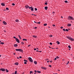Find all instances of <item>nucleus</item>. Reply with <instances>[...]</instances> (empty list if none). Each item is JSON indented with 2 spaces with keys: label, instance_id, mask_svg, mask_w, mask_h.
Instances as JSON below:
<instances>
[{
  "label": "nucleus",
  "instance_id": "3",
  "mask_svg": "<svg viewBox=\"0 0 74 74\" xmlns=\"http://www.w3.org/2000/svg\"><path fill=\"white\" fill-rule=\"evenodd\" d=\"M16 41L18 43H19L20 42H19V40L17 38H16Z\"/></svg>",
  "mask_w": 74,
  "mask_h": 74
},
{
  "label": "nucleus",
  "instance_id": "9",
  "mask_svg": "<svg viewBox=\"0 0 74 74\" xmlns=\"http://www.w3.org/2000/svg\"><path fill=\"white\" fill-rule=\"evenodd\" d=\"M1 5H2V6H5V4L4 3H2Z\"/></svg>",
  "mask_w": 74,
  "mask_h": 74
},
{
  "label": "nucleus",
  "instance_id": "4",
  "mask_svg": "<svg viewBox=\"0 0 74 74\" xmlns=\"http://www.w3.org/2000/svg\"><path fill=\"white\" fill-rule=\"evenodd\" d=\"M1 71H5V69H0Z\"/></svg>",
  "mask_w": 74,
  "mask_h": 74
},
{
  "label": "nucleus",
  "instance_id": "29",
  "mask_svg": "<svg viewBox=\"0 0 74 74\" xmlns=\"http://www.w3.org/2000/svg\"><path fill=\"white\" fill-rule=\"evenodd\" d=\"M6 72H7V73L8 72V71H9L8 70H7V69H6Z\"/></svg>",
  "mask_w": 74,
  "mask_h": 74
},
{
  "label": "nucleus",
  "instance_id": "50",
  "mask_svg": "<svg viewBox=\"0 0 74 74\" xmlns=\"http://www.w3.org/2000/svg\"><path fill=\"white\" fill-rule=\"evenodd\" d=\"M19 58H20V59H21L22 58V57L21 56H19Z\"/></svg>",
  "mask_w": 74,
  "mask_h": 74
},
{
  "label": "nucleus",
  "instance_id": "20",
  "mask_svg": "<svg viewBox=\"0 0 74 74\" xmlns=\"http://www.w3.org/2000/svg\"><path fill=\"white\" fill-rule=\"evenodd\" d=\"M15 21L16 22H19V20L18 19H16V20Z\"/></svg>",
  "mask_w": 74,
  "mask_h": 74
},
{
  "label": "nucleus",
  "instance_id": "55",
  "mask_svg": "<svg viewBox=\"0 0 74 74\" xmlns=\"http://www.w3.org/2000/svg\"><path fill=\"white\" fill-rule=\"evenodd\" d=\"M34 50L35 51H36V48H34Z\"/></svg>",
  "mask_w": 74,
  "mask_h": 74
},
{
  "label": "nucleus",
  "instance_id": "64",
  "mask_svg": "<svg viewBox=\"0 0 74 74\" xmlns=\"http://www.w3.org/2000/svg\"><path fill=\"white\" fill-rule=\"evenodd\" d=\"M61 18H63V16H61Z\"/></svg>",
  "mask_w": 74,
  "mask_h": 74
},
{
  "label": "nucleus",
  "instance_id": "11",
  "mask_svg": "<svg viewBox=\"0 0 74 74\" xmlns=\"http://www.w3.org/2000/svg\"><path fill=\"white\" fill-rule=\"evenodd\" d=\"M14 46L15 47H18V45H17V44H15L14 45Z\"/></svg>",
  "mask_w": 74,
  "mask_h": 74
},
{
  "label": "nucleus",
  "instance_id": "60",
  "mask_svg": "<svg viewBox=\"0 0 74 74\" xmlns=\"http://www.w3.org/2000/svg\"><path fill=\"white\" fill-rule=\"evenodd\" d=\"M49 62H52V61H50Z\"/></svg>",
  "mask_w": 74,
  "mask_h": 74
},
{
  "label": "nucleus",
  "instance_id": "14",
  "mask_svg": "<svg viewBox=\"0 0 74 74\" xmlns=\"http://www.w3.org/2000/svg\"><path fill=\"white\" fill-rule=\"evenodd\" d=\"M34 73V72H32V71H30V74H33V73Z\"/></svg>",
  "mask_w": 74,
  "mask_h": 74
},
{
  "label": "nucleus",
  "instance_id": "7",
  "mask_svg": "<svg viewBox=\"0 0 74 74\" xmlns=\"http://www.w3.org/2000/svg\"><path fill=\"white\" fill-rule=\"evenodd\" d=\"M3 23L4 25H7V23H6L5 21H3Z\"/></svg>",
  "mask_w": 74,
  "mask_h": 74
},
{
  "label": "nucleus",
  "instance_id": "59",
  "mask_svg": "<svg viewBox=\"0 0 74 74\" xmlns=\"http://www.w3.org/2000/svg\"><path fill=\"white\" fill-rule=\"evenodd\" d=\"M40 52H41L42 51H39Z\"/></svg>",
  "mask_w": 74,
  "mask_h": 74
},
{
  "label": "nucleus",
  "instance_id": "58",
  "mask_svg": "<svg viewBox=\"0 0 74 74\" xmlns=\"http://www.w3.org/2000/svg\"><path fill=\"white\" fill-rule=\"evenodd\" d=\"M30 45H29L28 47H30Z\"/></svg>",
  "mask_w": 74,
  "mask_h": 74
},
{
  "label": "nucleus",
  "instance_id": "23",
  "mask_svg": "<svg viewBox=\"0 0 74 74\" xmlns=\"http://www.w3.org/2000/svg\"><path fill=\"white\" fill-rule=\"evenodd\" d=\"M57 44H60V42H59V41H57Z\"/></svg>",
  "mask_w": 74,
  "mask_h": 74
},
{
  "label": "nucleus",
  "instance_id": "8",
  "mask_svg": "<svg viewBox=\"0 0 74 74\" xmlns=\"http://www.w3.org/2000/svg\"><path fill=\"white\" fill-rule=\"evenodd\" d=\"M70 40H71V41H74V39L71 38H71H70Z\"/></svg>",
  "mask_w": 74,
  "mask_h": 74
},
{
  "label": "nucleus",
  "instance_id": "22",
  "mask_svg": "<svg viewBox=\"0 0 74 74\" xmlns=\"http://www.w3.org/2000/svg\"><path fill=\"white\" fill-rule=\"evenodd\" d=\"M31 11H34V9H33V8H31Z\"/></svg>",
  "mask_w": 74,
  "mask_h": 74
},
{
  "label": "nucleus",
  "instance_id": "2",
  "mask_svg": "<svg viewBox=\"0 0 74 74\" xmlns=\"http://www.w3.org/2000/svg\"><path fill=\"white\" fill-rule=\"evenodd\" d=\"M28 59H29V60L31 62H32V63H33V60H32V58L30 57H29L28 58Z\"/></svg>",
  "mask_w": 74,
  "mask_h": 74
},
{
  "label": "nucleus",
  "instance_id": "17",
  "mask_svg": "<svg viewBox=\"0 0 74 74\" xmlns=\"http://www.w3.org/2000/svg\"><path fill=\"white\" fill-rule=\"evenodd\" d=\"M66 38H68V39L70 40L71 38V37L66 36Z\"/></svg>",
  "mask_w": 74,
  "mask_h": 74
},
{
  "label": "nucleus",
  "instance_id": "46",
  "mask_svg": "<svg viewBox=\"0 0 74 74\" xmlns=\"http://www.w3.org/2000/svg\"><path fill=\"white\" fill-rule=\"evenodd\" d=\"M52 26L53 27H55V25H53Z\"/></svg>",
  "mask_w": 74,
  "mask_h": 74
},
{
  "label": "nucleus",
  "instance_id": "57",
  "mask_svg": "<svg viewBox=\"0 0 74 74\" xmlns=\"http://www.w3.org/2000/svg\"><path fill=\"white\" fill-rule=\"evenodd\" d=\"M34 23H36V21H34Z\"/></svg>",
  "mask_w": 74,
  "mask_h": 74
},
{
  "label": "nucleus",
  "instance_id": "6",
  "mask_svg": "<svg viewBox=\"0 0 74 74\" xmlns=\"http://www.w3.org/2000/svg\"><path fill=\"white\" fill-rule=\"evenodd\" d=\"M41 69H43L44 70H47V68L46 67H41Z\"/></svg>",
  "mask_w": 74,
  "mask_h": 74
},
{
  "label": "nucleus",
  "instance_id": "24",
  "mask_svg": "<svg viewBox=\"0 0 74 74\" xmlns=\"http://www.w3.org/2000/svg\"><path fill=\"white\" fill-rule=\"evenodd\" d=\"M18 37H19L20 39H21V36H20V35H18Z\"/></svg>",
  "mask_w": 74,
  "mask_h": 74
},
{
  "label": "nucleus",
  "instance_id": "26",
  "mask_svg": "<svg viewBox=\"0 0 74 74\" xmlns=\"http://www.w3.org/2000/svg\"><path fill=\"white\" fill-rule=\"evenodd\" d=\"M23 41H27V39H23Z\"/></svg>",
  "mask_w": 74,
  "mask_h": 74
},
{
  "label": "nucleus",
  "instance_id": "43",
  "mask_svg": "<svg viewBox=\"0 0 74 74\" xmlns=\"http://www.w3.org/2000/svg\"><path fill=\"white\" fill-rule=\"evenodd\" d=\"M13 38H15L16 40V37H15V36H14V37H13Z\"/></svg>",
  "mask_w": 74,
  "mask_h": 74
},
{
  "label": "nucleus",
  "instance_id": "35",
  "mask_svg": "<svg viewBox=\"0 0 74 74\" xmlns=\"http://www.w3.org/2000/svg\"><path fill=\"white\" fill-rule=\"evenodd\" d=\"M24 62H27V60H24Z\"/></svg>",
  "mask_w": 74,
  "mask_h": 74
},
{
  "label": "nucleus",
  "instance_id": "32",
  "mask_svg": "<svg viewBox=\"0 0 74 74\" xmlns=\"http://www.w3.org/2000/svg\"><path fill=\"white\" fill-rule=\"evenodd\" d=\"M6 10H9V9H8V8H6Z\"/></svg>",
  "mask_w": 74,
  "mask_h": 74
},
{
  "label": "nucleus",
  "instance_id": "28",
  "mask_svg": "<svg viewBox=\"0 0 74 74\" xmlns=\"http://www.w3.org/2000/svg\"><path fill=\"white\" fill-rule=\"evenodd\" d=\"M16 73H17V71H15V74H16Z\"/></svg>",
  "mask_w": 74,
  "mask_h": 74
},
{
  "label": "nucleus",
  "instance_id": "33",
  "mask_svg": "<svg viewBox=\"0 0 74 74\" xmlns=\"http://www.w3.org/2000/svg\"><path fill=\"white\" fill-rule=\"evenodd\" d=\"M21 44H22V45H23V44H24V42H21Z\"/></svg>",
  "mask_w": 74,
  "mask_h": 74
},
{
  "label": "nucleus",
  "instance_id": "63",
  "mask_svg": "<svg viewBox=\"0 0 74 74\" xmlns=\"http://www.w3.org/2000/svg\"><path fill=\"white\" fill-rule=\"evenodd\" d=\"M51 37H52V35H51Z\"/></svg>",
  "mask_w": 74,
  "mask_h": 74
},
{
  "label": "nucleus",
  "instance_id": "41",
  "mask_svg": "<svg viewBox=\"0 0 74 74\" xmlns=\"http://www.w3.org/2000/svg\"><path fill=\"white\" fill-rule=\"evenodd\" d=\"M37 23H38V24H40V22H38Z\"/></svg>",
  "mask_w": 74,
  "mask_h": 74
},
{
  "label": "nucleus",
  "instance_id": "47",
  "mask_svg": "<svg viewBox=\"0 0 74 74\" xmlns=\"http://www.w3.org/2000/svg\"><path fill=\"white\" fill-rule=\"evenodd\" d=\"M24 63L25 64H27V62H24Z\"/></svg>",
  "mask_w": 74,
  "mask_h": 74
},
{
  "label": "nucleus",
  "instance_id": "16",
  "mask_svg": "<svg viewBox=\"0 0 74 74\" xmlns=\"http://www.w3.org/2000/svg\"><path fill=\"white\" fill-rule=\"evenodd\" d=\"M45 9L46 10H47V9H48V7L47 6H46L45 7Z\"/></svg>",
  "mask_w": 74,
  "mask_h": 74
},
{
  "label": "nucleus",
  "instance_id": "27",
  "mask_svg": "<svg viewBox=\"0 0 74 74\" xmlns=\"http://www.w3.org/2000/svg\"><path fill=\"white\" fill-rule=\"evenodd\" d=\"M0 44H4V43L3 42H0Z\"/></svg>",
  "mask_w": 74,
  "mask_h": 74
},
{
  "label": "nucleus",
  "instance_id": "25",
  "mask_svg": "<svg viewBox=\"0 0 74 74\" xmlns=\"http://www.w3.org/2000/svg\"><path fill=\"white\" fill-rule=\"evenodd\" d=\"M47 24L45 23L44 24V26H47Z\"/></svg>",
  "mask_w": 74,
  "mask_h": 74
},
{
  "label": "nucleus",
  "instance_id": "5",
  "mask_svg": "<svg viewBox=\"0 0 74 74\" xmlns=\"http://www.w3.org/2000/svg\"><path fill=\"white\" fill-rule=\"evenodd\" d=\"M25 7L26 8H30V6H29L28 5H26Z\"/></svg>",
  "mask_w": 74,
  "mask_h": 74
},
{
  "label": "nucleus",
  "instance_id": "48",
  "mask_svg": "<svg viewBox=\"0 0 74 74\" xmlns=\"http://www.w3.org/2000/svg\"><path fill=\"white\" fill-rule=\"evenodd\" d=\"M49 66L50 67H51V65H49Z\"/></svg>",
  "mask_w": 74,
  "mask_h": 74
},
{
  "label": "nucleus",
  "instance_id": "30",
  "mask_svg": "<svg viewBox=\"0 0 74 74\" xmlns=\"http://www.w3.org/2000/svg\"><path fill=\"white\" fill-rule=\"evenodd\" d=\"M45 5H47V4H48V3H47V2L45 3Z\"/></svg>",
  "mask_w": 74,
  "mask_h": 74
},
{
  "label": "nucleus",
  "instance_id": "49",
  "mask_svg": "<svg viewBox=\"0 0 74 74\" xmlns=\"http://www.w3.org/2000/svg\"><path fill=\"white\" fill-rule=\"evenodd\" d=\"M63 31H66V30H65V29H63Z\"/></svg>",
  "mask_w": 74,
  "mask_h": 74
},
{
  "label": "nucleus",
  "instance_id": "31",
  "mask_svg": "<svg viewBox=\"0 0 74 74\" xmlns=\"http://www.w3.org/2000/svg\"><path fill=\"white\" fill-rule=\"evenodd\" d=\"M66 31V32H69V30L67 29H66L65 30Z\"/></svg>",
  "mask_w": 74,
  "mask_h": 74
},
{
  "label": "nucleus",
  "instance_id": "38",
  "mask_svg": "<svg viewBox=\"0 0 74 74\" xmlns=\"http://www.w3.org/2000/svg\"><path fill=\"white\" fill-rule=\"evenodd\" d=\"M34 71V72L35 73H37V71L35 70Z\"/></svg>",
  "mask_w": 74,
  "mask_h": 74
},
{
  "label": "nucleus",
  "instance_id": "61",
  "mask_svg": "<svg viewBox=\"0 0 74 74\" xmlns=\"http://www.w3.org/2000/svg\"><path fill=\"white\" fill-rule=\"evenodd\" d=\"M36 52H38V51H38V50H36Z\"/></svg>",
  "mask_w": 74,
  "mask_h": 74
},
{
  "label": "nucleus",
  "instance_id": "52",
  "mask_svg": "<svg viewBox=\"0 0 74 74\" xmlns=\"http://www.w3.org/2000/svg\"><path fill=\"white\" fill-rule=\"evenodd\" d=\"M37 27H35V29H37Z\"/></svg>",
  "mask_w": 74,
  "mask_h": 74
},
{
  "label": "nucleus",
  "instance_id": "56",
  "mask_svg": "<svg viewBox=\"0 0 74 74\" xmlns=\"http://www.w3.org/2000/svg\"><path fill=\"white\" fill-rule=\"evenodd\" d=\"M36 49L37 50H38V48H36Z\"/></svg>",
  "mask_w": 74,
  "mask_h": 74
},
{
  "label": "nucleus",
  "instance_id": "10",
  "mask_svg": "<svg viewBox=\"0 0 74 74\" xmlns=\"http://www.w3.org/2000/svg\"><path fill=\"white\" fill-rule=\"evenodd\" d=\"M33 38H37V36H33Z\"/></svg>",
  "mask_w": 74,
  "mask_h": 74
},
{
  "label": "nucleus",
  "instance_id": "44",
  "mask_svg": "<svg viewBox=\"0 0 74 74\" xmlns=\"http://www.w3.org/2000/svg\"><path fill=\"white\" fill-rule=\"evenodd\" d=\"M33 8V7H29V9H30V8Z\"/></svg>",
  "mask_w": 74,
  "mask_h": 74
},
{
  "label": "nucleus",
  "instance_id": "36",
  "mask_svg": "<svg viewBox=\"0 0 74 74\" xmlns=\"http://www.w3.org/2000/svg\"><path fill=\"white\" fill-rule=\"evenodd\" d=\"M56 58L57 59H59V57L58 56H57V57H56Z\"/></svg>",
  "mask_w": 74,
  "mask_h": 74
},
{
  "label": "nucleus",
  "instance_id": "42",
  "mask_svg": "<svg viewBox=\"0 0 74 74\" xmlns=\"http://www.w3.org/2000/svg\"><path fill=\"white\" fill-rule=\"evenodd\" d=\"M69 61H68L67 63L66 64H69Z\"/></svg>",
  "mask_w": 74,
  "mask_h": 74
},
{
  "label": "nucleus",
  "instance_id": "53",
  "mask_svg": "<svg viewBox=\"0 0 74 74\" xmlns=\"http://www.w3.org/2000/svg\"><path fill=\"white\" fill-rule=\"evenodd\" d=\"M60 28H61V29H63V27H60Z\"/></svg>",
  "mask_w": 74,
  "mask_h": 74
},
{
  "label": "nucleus",
  "instance_id": "51",
  "mask_svg": "<svg viewBox=\"0 0 74 74\" xmlns=\"http://www.w3.org/2000/svg\"><path fill=\"white\" fill-rule=\"evenodd\" d=\"M56 59H57L56 58H55L54 60H56Z\"/></svg>",
  "mask_w": 74,
  "mask_h": 74
},
{
  "label": "nucleus",
  "instance_id": "45",
  "mask_svg": "<svg viewBox=\"0 0 74 74\" xmlns=\"http://www.w3.org/2000/svg\"><path fill=\"white\" fill-rule=\"evenodd\" d=\"M49 44H50V45H52V43L51 42H50V43H49Z\"/></svg>",
  "mask_w": 74,
  "mask_h": 74
},
{
  "label": "nucleus",
  "instance_id": "19",
  "mask_svg": "<svg viewBox=\"0 0 74 74\" xmlns=\"http://www.w3.org/2000/svg\"><path fill=\"white\" fill-rule=\"evenodd\" d=\"M37 73H41V71H37Z\"/></svg>",
  "mask_w": 74,
  "mask_h": 74
},
{
  "label": "nucleus",
  "instance_id": "18",
  "mask_svg": "<svg viewBox=\"0 0 74 74\" xmlns=\"http://www.w3.org/2000/svg\"><path fill=\"white\" fill-rule=\"evenodd\" d=\"M34 63L35 64H37V62L35 61L34 62Z\"/></svg>",
  "mask_w": 74,
  "mask_h": 74
},
{
  "label": "nucleus",
  "instance_id": "1",
  "mask_svg": "<svg viewBox=\"0 0 74 74\" xmlns=\"http://www.w3.org/2000/svg\"><path fill=\"white\" fill-rule=\"evenodd\" d=\"M68 19L69 20H74V18L73 17H71V16H69L68 17Z\"/></svg>",
  "mask_w": 74,
  "mask_h": 74
},
{
  "label": "nucleus",
  "instance_id": "40",
  "mask_svg": "<svg viewBox=\"0 0 74 74\" xmlns=\"http://www.w3.org/2000/svg\"><path fill=\"white\" fill-rule=\"evenodd\" d=\"M12 5H15V4H14V3H12Z\"/></svg>",
  "mask_w": 74,
  "mask_h": 74
},
{
  "label": "nucleus",
  "instance_id": "34",
  "mask_svg": "<svg viewBox=\"0 0 74 74\" xmlns=\"http://www.w3.org/2000/svg\"><path fill=\"white\" fill-rule=\"evenodd\" d=\"M35 11H37V9L36 8H35Z\"/></svg>",
  "mask_w": 74,
  "mask_h": 74
},
{
  "label": "nucleus",
  "instance_id": "13",
  "mask_svg": "<svg viewBox=\"0 0 74 74\" xmlns=\"http://www.w3.org/2000/svg\"><path fill=\"white\" fill-rule=\"evenodd\" d=\"M20 52H23V50L22 49H19V51Z\"/></svg>",
  "mask_w": 74,
  "mask_h": 74
},
{
  "label": "nucleus",
  "instance_id": "12",
  "mask_svg": "<svg viewBox=\"0 0 74 74\" xmlns=\"http://www.w3.org/2000/svg\"><path fill=\"white\" fill-rule=\"evenodd\" d=\"M15 65H16L17 66H18V64H19L18 63V62H16V63L14 64Z\"/></svg>",
  "mask_w": 74,
  "mask_h": 74
},
{
  "label": "nucleus",
  "instance_id": "39",
  "mask_svg": "<svg viewBox=\"0 0 74 74\" xmlns=\"http://www.w3.org/2000/svg\"><path fill=\"white\" fill-rule=\"evenodd\" d=\"M68 47L69 48H71V47L70 45L68 46Z\"/></svg>",
  "mask_w": 74,
  "mask_h": 74
},
{
  "label": "nucleus",
  "instance_id": "62",
  "mask_svg": "<svg viewBox=\"0 0 74 74\" xmlns=\"http://www.w3.org/2000/svg\"><path fill=\"white\" fill-rule=\"evenodd\" d=\"M17 58L18 59H19V57H17Z\"/></svg>",
  "mask_w": 74,
  "mask_h": 74
},
{
  "label": "nucleus",
  "instance_id": "21",
  "mask_svg": "<svg viewBox=\"0 0 74 74\" xmlns=\"http://www.w3.org/2000/svg\"><path fill=\"white\" fill-rule=\"evenodd\" d=\"M19 49H16V51H19Z\"/></svg>",
  "mask_w": 74,
  "mask_h": 74
},
{
  "label": "nucleus",
  "instance_id": "37",
  "mask_svg": "<svg viewBox=\"0 0 74 74\" xmlns=\"http://www.w3.org/2000/svg\"><path fill=\"white\" fill-rule=\"evenodd\" d=\"M65 3H67V1H64Z\"/></svg>",
  "mask_w": 74,
  "mask_h": 74
},
{
  "label": "nucleus",
  "instance_id": "54",
  "mask_svg": "<svg viewBox=\"0 0 74 74\" xmlns=\"http://www.w3.org/2000/svg\"><path fill=\"white\" fill-rule=\"evenodd\" d=\"M54 13H55V12H53V15H54Z\"/></svg>",
  "mask_w": 74,
  "mask_h": 74
},
{
  "label": "nucleus",
  "instance_id": "15",
  "mask_svg": "<svg viewBox=\"0 0 74 74\" xmlns=\"http://www.w3.org/2000/svg\"><path fill=\"white\" fill-rule=\"evenodd\" d=\"M71 24H67V26L68 27H69L70 26H71Z\"/></svg>",
  "mask_w": 74,
  "mask_h": 74
}]
</instances>
